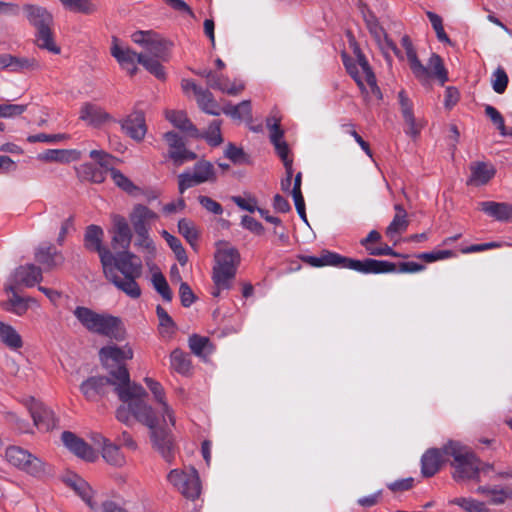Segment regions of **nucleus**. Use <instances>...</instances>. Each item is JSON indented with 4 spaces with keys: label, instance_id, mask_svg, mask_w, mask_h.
Wrapping results in <instances>:
<instances>
[{
    "label": "nucleus",
    "instance_id": "f257e3e1",
    "mask_svg": "<svg viewBox=\"0 0 512 512\" xmlns=\"http://www.w3.org/2000/svg\"><path fill=\"white\" fill-rule=\"evenodd\" d=\"M110 374L115 379V381H111V385L115 386V392L123 402L116 411V418L126 425H130L135 419L149 427L154 447L164 458H168L171 448L170 440L166 433L161 432L164 444L160 443L157 420L152 413L151 406L144 401V397L147 396L145 389L139 384L131 383L129 372L125 366H118Z\"/></svg>",
    "mask_w": 512,
    "mask_h": 512
},
{
    "label": "nucleus",
    "instance_id": "f03ea898",
    "mask_svg": "<svg viewBox=\"0 0 512 512\" xmlns=\"http://www.w3.org/2000/svg\"><path fill=\"white\" fill-rule=\"evenodd\" d=\"M108 262L109 267L103 270L105 277L127 296L140 297L141 289L136 279L141 276L142 263L138 257L126 249L116 255L112 253Z\"/></svg>",
    "mask_w": 512,
    "mask_h": 512
},
{
    "label": "nucleus",
    "instance_id": "7ed1b4c3",
    "mask_svg": "<svg viewBox=\"0 0 512 512\" xmlns=\"http://www.w3.org/2000/svg\"><path fill=\"white\" fill-rule=\"evenodd\" d=\"M239 264V251L228 243H218L212 268L214 286L211 294L214 297H219L222 291L232 287Z\"/></svg>",
    "mask_w": 512,
    "mask_h": 512
},
{
    "label": "nucleus",
    "instance_id": "20e7f679",
    "mask_svg": "<svg viewBox=\"0 0 512 512\" xmlns=\"http://www.w3.org/2000/svg\"><path fill=\"white\" fill-rule=\"evenodd\" d=\"M73 315L87 331L93 334L117 341L125 338V330L118 317L107 313H97L84 306H77L73 311Z\"/></svg>",
    "mask_w": 512,
    "mask_h": 512
},
{
    "label": "nucleus",
    "instance_id": "39448f33",
    "mask_svg": "<svg viewBox=\"0 0 512 512\" xmlns=\"http://www.w3.org/2000/svg\"><path fill=\"white\" fill-rule=\"evenodd\" d=\"M443 452L453 458L451 466L454 468L452 474L454 480L479 481L480 459L471 448L458 441L450 440L443 446Z\"/></svg>",
    "mask_w": 512,
    "mask_h": 512
},
{
    "label": "nucleus",
    "instance_id": "423d86ee",
    "mask_svg": "<svg viewBox=\"0 0 512 512\" xmlns=\"http://www.w3.org/2000/svg\"><path fill=\"white\" fill-rule=\"evenodd\" d=\"M26 18L36 28V44L39 48L45 49L53 54L60 53V47L54 41L52 32L53 17L46 8L26 4L23 7Z\"/></svg>",
    "mask_w": 512,
    "mask_h": 512
},
{
    "label": "nucleus",
    "instance_id": "0eeeda50",
    "mask_svg": "<svg viewBox=\"0 0 512 512\" xmlns=\"http://www.w3.org/2000/svg\"><path fill=\"white\" fill-rule=\"evenodd\" d=\"M354 52L356 59H351L346 54H343V63L347 72L355 80L362 92L370 93L377 99H381L382 93L377 86L376 77L365 55L358 48Z\"/></svg>",
    "mask_w": 512,
    "mask_h": 512
},
{
    "label": "nucleus",
    "instance_id": "6e6552de",
    "mask_svg": "<svg viewBox=\"0 0 512 512\" xmlns=\"http://www.w3.org/2000/svg\"><path fill=\"white\" fill-rule=\"evenodd\" d=\"M144 382L147 385V387L149 388V390L152 392V394L154 395V398L159 405L158 411H159V413H161V420L155 415V413L153 411H152V413L157 420V430H158L159 434H161V432L166 433L167 437L170 440V445H171L170 455L168 458H165L166 461L170 462L173 458V443H172L171 435L169 433V426L173 427L175 425L174 411L164 400V390H163L162 385L158 381H156L152 378L146 377L144 379ZM160 438H162V435H160ZM160 443L164 444V441L162 439H160Z\"/></svg>",
    "mask_w": 512,
    "mask_h": 512
},
{
    "label": "nucleus",
    "instance_id": "1a4fd4ad",
    "mask_svg": "<svg viewBox=\"0 0 512 512\" xmlns=\"http://www.w3.org/2000/svg\"><path fill=\"white\" fill-rule=\"evenodd\" d=\"M65 483L71 487L75 493L87 504L93 511L99 512H128L120 504L112 500L104 501L98 509L97 503L94 501V490L92 487L78 475H69L65 478Z\"/></svg>",
    "mask_w": 512,
    "mask_h": 512
},
{
    "label": "nucleus",
    "instance_id": "9d476101",
    "mask_svg": "<svg viewBox=\"0 0 512 512\" xmlns=\"http://www.w3.org/2000/svg\"><path fill=\"white\" fill-rule=\"evenodd\" d=\"M5 457L11 465L33 476H41L46 472V465L42 460L19 446L8 447Z\"/></svg>",
    "mask_w": 512,
    "mask_h": 512
},
{
    "label": "nucleus",
    "instance_id": "9b49d317",
    "mask_svg": "<svg viewBox=\"0 0 512 512\" xmlns=\"http://www.w3.org/2000/svg\"><path fill=\"white\" fill-rule=\"evenodd\" d=\"M217 179L213 164L206 160L198 161L193 171H186L178 176V189L183 194L187 189L206 182H215Z\"/></svg>",
    "mask_w": 512,
    "mask_h": 512
},
{
    "label": "nucleus",
    "instance_id": "f8f14e48",
    "mask_svg": "<svg viewBox=\"0 0 512 512\" xmlns=\"http://www.w3.org/2000/svg\"><path fill=\"white\" fill-rule=\"evenodd\" d=\"M168 481L186 498L195 499L201 493V484L196 469L186 471L173 469L167 476Z\"/></svg>",
    "mask_w": 512,
    "mask_h": 512
},
{
    "label": "nucleus",
    "instance_id": "ddd939ff",
    "mask_svg": "<svg viewBox=\"0 0 512 512\" xmlns=\"http://www.w3.org/2000/svg\"><path fill=\"white\" fill-rule=\"evenodd\" d=\"M132 41L143 46L144 54L162 61L168 60L169 43L152 31H136L131 36Z\"/></svg>",
    "mask_w": 512,
    "mask_h": 512
},
{
    "label": "nucleus",
    "instance_id": "4468645a",
    "mask_svg": "<svg viewBox=\"0 0 512 512\" xmlns=\"http://www.w3.org/2000/svg\"><path fill=\"white\" fill-rule=\"evenodd\" d=\"M341 267L364 274L391 273L396 270V264L386 260H376L372 258L355 260L344 257Z\"/></svg>",
    "mask_w": 512,
    "mask_h": 512
},
{
    "label": "nucleus",
    "instance_id": "2eb2a0df",
    "mask_svg": "<svg viewBox=\"0 0 512 512\" xmlns=\"http://www.w3.org/2000/svg\"><path fill=\"white\" fill-rule=\"evenodd\" d=\"M104 232L101 227L97 225H90L87 227L84 235V245L90 251H95L99 254L100 262L103 270L109 267L110 259H112V252L102 246Z\"/></svg>",
    "mask_w": 512,
    "mask_h": 512
},
{
    "label": "nucleus",
    "instance_id": "dca6fc26",
    "mask_svg": "<svg viewBox=\"0 0 512 512\" xmlns=\"http://www.w3.org/2000/svg\"><path fill=\"white\" fill-rule=\"evenodd\" d=\"M24 405L28 409L34 425L44 431H49L55 427V417L53 412L45 407L41 402L30 397L24 400Z\"/></svg>",
    "mask_w": 512,
    "mask_h": 512
},
{
    "label": "nucleus",
    "instance_id": "f3484780",
    "mask_svg": "<svg viewBox=\"0 0 512 512\" xmlns=\"http://www.w3.org/2000/svg\"><path fill=\"white\" fill-rule=\"evenodd\" d=\"M267 126L270 130V141L274 145L277 155L282 160L285 170L290 173L293 160L289 157V147L286 141L283 140L284 132L280 128L279 121L272 117L267 119Z\"/></svg>",
    "mask_w": 512,
    "mask_h": 512
},
{
    "label": "nucleus",
    "instance_id": "a211bd4d",
    "mask_svg": "<svg viewBox=\"0 0 512 512\" xmlns=\"http://www.w3.org/2000/svg\"><path fill=\"white\" fill-rule=\"evenodd\" d=\"M43 279L42 269L34 264L19 266L11 275L8 284H13L14 288L19 285L33 287Z\"/></svg>",
    "mask_w": 512,
    "mask_h": 512
},
{
    "label": "nucleus",
    "instance_id": "6ab92c4d",
    "mask_svg": "<svg viewBox=\"0 0 512 512\" xmlns=\"http://www.w3.org/2000/svg\"><path fill=\"white\" fill-rule=\"evenodd\" d=\"M475 492L487 499L490 505H503L507 501H512V487L501 485H480Z\"/></svg>",
    "mask_w": 512,
    "mask_h": 512
},
{
    "label": "nucleus",
    "instance_id": "aec40b11",
    "mask_svg": "<svg viewBox=\"0 0 512 512\" xmlns=\"http://www.w3.org/2000/svg\"><path fill=\"white\" fill-rule=\"evenodd\" d=\"M401 44L406 51L407 60L413 75L423 84L429 83V70L418 59L416 51L409 36L405 35L401 39Z\"/></svg>",
    "mask_w": 512,
    "mask_h": 512
},
{
    "label": "nucleus",
    "instance_id": "412c9836",
    "mask_svg": "<svg viewBox=\"0 0 512 512\" xmlns=\"http://www.w3.org/2000/svg\"><path fill=\"white\" fill-rule=\"evenodd\" d=\"M111 380L103 376H93L85 380L80 390L88 401H97L107 394Z\"/></svg>",
    "mask_w": 512,
    "mask_h": 512
},
{
    "label": "nucleus",
    "instance_id": "4be33fe9",
    "mask_svg": "<svg viewBox=\"0 0 512 512\" xmlns=\"http://www.w3.org/2000/svg\"><path fill=\"white\" fill-rule=\"evenodd\" d=\"M34 257L45 270H51L64 262L62 253L50 243L40 244L35 249Z\"/></svg>",
    "mask_w": 512,
    "mask_h": 512
},
{
    "label": "nucleus",
    "instance_id": "5701e85b",
    "mask_svg": "<svg viewBox=\"0 0 512 512\" xmlns=\"http://www.w3.org/2000/svg\"><path fill=\"white\" fill-rule=\"evenodd\" d=\"M61 439L65 447L77 457L86 461H93L95 459L96 456L93 449L74 433L65 431L62 433Z\"/></svg>",
    "mask_w": 512,
    "mask_h": 512
},
{
    "label": "nucleus",
    "instance_id": "b1692460",
    "mask_svg": "<svg viewBox=\"0 0 512 512\" xmlns=\"http://www.w3.org/2000/svg\"><path fill=\"white\" fill-rule=\"evenodd\" d=\"M113 221V236L112 245L116 248H122L126 250L129 248L132 239V232L128 225V222L123 216L114 215Z\"/></svg>",
    "mask_w": 512,
    "mask_h": 512
},
{
    "label": "nucleus",
    "instance_id": "393cba45",
    "mask_svg": "<svg viewBox=\"0 0 512 512\" xmlns=\"http://www.w3.org/2000/svg\"><path fill=\"white\" fill-rule=\"evenodd\" d=\"M470 177L467 180L468 185L482 186L487 184L496 173L495 167L488 162H473L470 165Z\"/></svg>",
    "mask_w": 512,
    "mask_h": 512
},
{
    "label": "nucleus",
    "instance_id": "a878e982",
    "mask_svg": "<svg viewBox=\"0 0 512 512\" xmlns=\"http://www.w3.org/2000/svg\"><path fill=\"white\" fill-rule=\"evenodd\" d=\"M446 457H448L443 452V447L441 449L438 448H432L427 450L422 458H421V472L425 477H431L435 475L442 463L446 460Z\"/></svg>",
    "mask_w": 512,
    "mask_h": 512
},
{
    "label": "nucleus",
    "instance_id": "bb28decb",
    "mask_svg": "<svg viewBox=\"0 0 512 512\" xmlns=\"http://www.w3.org/2000/svg\"><path fill=\"white\" fill-rule=\"evenodd\" d=\"M122 129L132 139L141 141L146 134L147 128L143 112L134 111L123 122Z\"/></svg>",
    "mask_w": 512,
    "mask_h": 512
},
{
    "label": "nucleus",
    "instance_id": "cd10ccee",
    "mask_svg": "<svg viewBox=\"0 0 512 512\" xmlns=\"http://www.w3.org/2000/svg\"><path fill=\"white\" fill-rule=\"evenodd\" d=\"M111 54L130 75H134L137 72L136 62H138V53L128 47L118 45L114 40Z\"/></svg>",
    "mask_w": 512,
    "mask_h": 512
},
{
    "label": "nucleus",
    "instance_id": "c85d7f7f",
    "mask_svg": "<svg viewBox=\"0 0 512 512\" xmlns=\"http://www.w3.org/2000/svg\"><path fill=\"white\" fill-rule=\"evenodd\" d=\"M398 102L402 117L407 125L406 133L413 137L417 136L420 129L414 117L413 103L404 90L398 93Z\"/></svg>",
    "mask_w": 512,
    "mask_h": 512
},
{
    "label": "nucleus",
    "instance_id": "c756f323",
    "mask_svg": "<svg viewBox=\"0 0 512 512\" xmlns=\"http://www.w3.org/2000/svg\"><path fill=\"white\" fill-rule=\"evenodd\" d=\"M479 209L498 221H505L512 218V205L507 203L483 201L479 203Z\"/></svg>",
    "mask_w": 512,
    "mask_h": 512
},
{
    "label": "nucleus",
    "instance_id": "7c9ffc66",
    "mask_svg": "<svg viewBox=\"0 0 512 512\" xmlns=\"http://www.w3.org/2000/svg\"><path fill=\"white\" fill-rule=\"evenodd\" d=\"M80 119L93 127H99L111 119L110 115L102 108L86 103L80 111Z\"/></svg>",
    "mask_w": 512,
    "mask_h": 512
},
{
    "label": "nucleus",
    "instance_id": "2f4dec72",
    "mask_svg": "<svg viewBox=\"0 0 512 512\" xmlns=\"http://www.w3.org/2000/svg\"><path fill=\"white\" fill-rule=\"evenodd\" d=\"M99 356L101 361L105 364L107 363L108 360L120 363L124 360L132 359L133 350L128 345H125L123 347H118L116 345H108L100 349Z\"/></svg>",
    "mask_w": 512,
    "mask_h": 512
},
{
    "label": "nucleus",
    "instance_id": "473e14b6",
    "mask_svg": "<svg viewBox=\"0 0 512 512\" xmlns=\"http://www.w3.org/2000/svg\"><path fill=\"white\" fill-rule=\"evenodd\" d=\"M38 158L46 162L69 163L80 160L81 152L75 149H48L40 154Z\"/></svg>",
    "mask_w": 512,
    "mask_h": 512
},
{
    "label": "nucleus",
    "instance_id": "72a5a7b5",
    "mask_svg": "<svg viewBox=\"0 0 512 512\" xmlns=\"http://www.w3.org/2000/svg\"><path fill=\"white\" fill-rule=\"evenodd\" d=\"M395 215L391 223L386 228V235L393 239L395 236L403 233L408 228L407 212L401 204L394 205Z\"/></svg>",
    "mask_w": 512,
    "mask_h": 512
},
{
    "label": "nucleus",
    "instance_id": "f704fd0d",
    "mask_svg": "<svg viewBox=\"0 0 512 512\" xmlns=\"http://www.w3.org/2000/svg\"><path fill=\"white\" fill-rule=\"evenodd\" d=\"M212 89L220 90L223 93L229 95H237L244 89V85L240 82L230 81L227 77L216 72L213 73V77L208 83Z\"/></svg>",
    "mask_w": 512,
    "mask_h": 512
},
{
    "label": "nucleus",
    "instance_id": "c9c22d12",
    "mask_svg": "<svg viewBox=\"0 0 512 512\" xmlns=\"http://www.w3.org/2000/svg\"><path fill=\"white\" fill-rule=\"evenodd\" d=\"M97 441L102 444V456L107 463L114 466H122L125 464V457L117 445L101 435H98Z\"/></svg>",
    "mask_w": 512,
    "mask_h": 512
},
{
    "label": "nucleus",
    "instance_id": "e433bc0d",
    "mask_svg": "<svg viewBox=\"0 0 512 512\" xmlns=\"http://www.w3.org/2000/svg\"><path fill=\"white\" fill-rule=\"evenodd\" d=\"M0 340L11 350H18L23 346L21 335L14 327L3 322L0 325Z\"/></svg>",
    "mask_w": 512,
    "mask_h": 512
},
{
    "label": "nucleus",
    "instance_id": "4c0bfd02",
    "mask_svg": "<svg viewBox=\"0 0 512 512\" xmlns=\"http://www.w3.org/2000/svg\"><path fill=\"white\" fill-rule=\"evenodd\" d=\"M157 214L148 207L138 204L130 214V221L133 227H148V224L157 219Z\"/></svg>",
    "mask_w": 512,
    "mask_h": 512
},
{
    "label": "nucleus",
    "instance_id": "58836bf2",
    "mask_svg": "<svg viewBox=\"0 0 512 512\" xmlns=\"http://www.w3.org/2000/svg\"><path fill=\"white\" fill-rule=\"evenodd\" d=\"M106 172L92 163H84L77 168V174L81 179L93 183H102L106 178Z\"/></svg>",
    "mask_w": 512,
    "mask_h": 512
},
{
    "label": "nucleus",
    "instance_id": "ea45409f",
    "mask_svg": "<svg viewBox=\"0 0 512 512\" xmlns=\"http://www.w3.org/2000/svg\"><path fill=\"white\" fill-rule=\"evenodd\" d=\"M7 292H11L12 296L6 302V310L18 315H24L28 310V300L19 296L15 292L13 284H7L5 287Z\"/></svg>",
    "mask_w": 512,
    "mask_h": 512
},
{
    "label": "nucleus",
    "instance_id": "a19ab883",
    "mask_svg": "<svg viewBox=\"0 0 512 512\" xmlns=\"http://www.w3.org/2000/svg\"><path fill=\"white\" fill-rule=\"evenodd\" d=\"M166 118L178 129L188 132L193 136L198 134V130L183 111H168L166 113Z\"/></svg>",
    "mask_w": 512,
    "mask_h": 512
},
{
    "label": "nucleus",
    "instance_id": "79ce46f5",
    "mask_svg": "<svg viewBox=\"0 0 512 512\" xmlns=\"http://www.w3.org/2000/svg\"><path fill=\"white\" fill-rule=\"evenodd\" d=\"M429 70L431 78H436L441 85H443L446 81H448V73L444 67L443 61L441 57L435 53H433L428 61V66L426 67Z\"/></svg>",
    "mask_w": 512,
    "mask_h": 512
},
{
    "label": "nucleus",
    "instance_id": "37998d69",
    "mask_svg": "<svg viewBox=\"0 0 512 512\" xmlns=\"http://www.w3.org/2000/svg\"><path fill=\"white\" fill-rule=\"evenodd\" d=\"M170 362L171 368L182 375L188 374L191 370V361L189 356L180 349L172 351L170 355Z\"/></svg>",
    "mask_w": 512,
    "mask_h": 512
},
{
    "label": "nucleus",
    "instance_id": "c03bdc74",
    "mask_svg": "<svg viewBox=\"0 0 512 512\" xmlns=\"http://www.w3.org/2000/svg\"><path fill=\"white\" fill-rule=\"evenodd\" d=\"M466 512H490L485 502L470 497H458L451 501Z\"/></svg>",
    "mask_w": 512,
    "mask_h": 512
},
{
    "label": "nucleus",
    "instance_id": "a18cd8bd",
    "mask_svg": "<svg viewBox=\"0 0 512 512\" xmlns=\"http://www.w3.org/2000/svg\"><path fill=\"white\" fill-rule=\"evenodd\" d=\"M178 232L185 238V240L194 247L198 241L199 232L193 221L183 218L178 222Z\"/></svg>",
    "mask_w": 512,
    "mask_h": 512
},
{
    "label": "nucleus",
    "instance_id": "49530a36",
    "mask_svg": "<svg viewBox=\"0 0 512 512\" xmlns=\"http://www.w3.org/2000/svg\"><path fill=\"white\" fill-rule=\"evenodd\" d=\"M196 97L198 105L205 113L211 115L220 114V107L215 101L211 92L202 89V91Z\"/></svg>",
    "mask_w": 512,
    "mask_h": 512
},
{
    "label": "nucleus",
    "instance_id": "de8ad7c7",
    "mask_svg": "<svg viewBox=\"0 0 512 512\" xmlns=\"http://www.w3.org/2000/svg\"><path fill=\"white\" fill-rule=\"evenodd\" d=\"M191 351L200 357H206L212 352V344L207 337L193 335L189 338Z\"/></svg>",
    "mask_w": 512,
    "mask_h": 512
},
{
    "label": "nucleus",
    "instance_id": "09e8293b",
    "mask_svg": "<svg viewBox=\"0 0 512 512\" xmlns=\"http://www.w3.org/2000/svg\"><path fill=\"white\" fill-rule=\"evenodd\" d=\"M160 61L162 60L152 58L147 54H139L138 56V63L142 64L156 78L164 79L166 74Z\"/></svg>",
    "mask_w": 512,
    "mask_h": 512
},
{
    "label": "nucleus",
    "instance_id": "8fccbe9b",
    "mask_svg": "<svg viewBox=\"0 0 512 512\" xmlns=\"http://www.w3.org/2000/svg\"><path fill=\"white\" fill-rule=\"evenodd\" d=\"M161 234L163 238L166 240L169 247L174 252L178 262L182 266L185 265L188 261V257L181 241L177 237L168 233L166 230H163Z\"/></svg>",
    "mask_w": 512,
    "mask_h": 512
},
{
    "label": "nucleus",
    "instance_id": "3c124183",
    "mask_svg": "<svg viewBox=\"0 0 512 512\" xmlns=\"http://www.w3.org/2000/svg\"><path fill=\"white\" fill-rule=\"evenodd\" d=\"M133 229L136 234L134 245L147 251L149 254H154L155 246L153 240L149 236L148 227H133Z\"/></svg>",
    "mask_w": 512,
    "mask_h": 512
},
{
    "label": "nucleus",
    "instance_id": "603ef678",
    "mask_svg": "<svg viewBox=\"0 0 512 512\" xmlns=\"http://www.w3.org/2000/svg\"><path fill=\"white\" fill-rule=\"evenodd\" d=\"M223 112L233 119L243 120L251 118V104L250 101L244 100L238 105H231L224 108Z\"/></svg>",
    "mask_w": 512,
    "mask_h": 512
},
{
    "label": "nucleus",
    "instance_id": "864d4df0",
    "mask_svg": "<svg viewBox=\"0 0 512 512\" xmlns=\"http://www.w3.org/2000/svg\"><path fill=\"white\" fill-rule=\"evenodd\" d=\"M152 284L154 289L161 295V297L170 302L172 300L173 294L172 291L161 272H155L152 275Z\"/></svg>",
    "mask_w": 512,
    "mask_h": 512
},
{
    "label": "nucleus",
    "instance_id": "5fc2aeb1",
    "mask_svg": "<svg viewBox=\"0 0 512 512\" xmlns=\"http://www.w3.org/2000/svg\"><path fill=\"white\" fill-rule=\"evenodd\" d=\"M61 4L72 12L91 14L95 6L89 0H60Z\"/></svg>",
    "mask_w": 512,
    "mask_h": 512
},
{
    "label": "nucleus",
    "instance_id": "6e6d98bb",
    "mask_svg": "<svg viewBox=\"0 0 512 512\" xmlns=\"http://www.w3.org/2000/svg\"><path fill=\"white\" fill-rule=\"evenodd\" d=\"M426 15L429 21L431 22V25L436 33L437 39L440 42L451 44V40L449 39L448 35L444 30L442 18L432 11H427Z\"/></svg>",
    "mask_w": 512,
    "mask_h": 512
},
{
    "label": "nucleus",
    "instance_id": "4d7b16f0",
    "mask_svg": "<svg viewBox=\"0 0 512 512\" xmlns=\"http://www.w3.org/2000/svg\"><path fill=\"white\" fill-rule=\"evenodd\" d=\"M375 42L388 62H391L392 60L390 52H393L397 57H402L400 50L397 48L396 44L388 37L387 33L383 35V38H380V41L375 40Z\"/></svg>",
    "mask_w": 512,
    "mask_h": 512
},
{
    "label": "nucleus",
    "instance_id": "13d9d810",
    "mask_svg": "<svg viewBox=\"0 0 512 512\" xmlns=\"http://www.w3.org/2000/svg\"><path fill=\"white\" fill-rule=\"evenodd\" d=\"M169 157L174 161L175 165L180 166L187 161L196 159V154L185 148L184 143L173 150H169Z\"/></svg>",
    "mask_w": 512,
    "mask_h": 512
},
{
    "label": "nucleus",
    "instance_id": "bf43d9fd",
    "mask_svg": "<svg viewBox=\"0 0 512 512\" xmlns=\"http://www.w3.org/2000/svg\"><path fill=\"white\" fill-rule=\"evenodd\" d=\"M37 68H39V63L36 59L13 56L11 66L12 72H24L27 70H34Z\"/></svg>",
    "mask_w": 512,
    "mask_h": 512
},
{
    "label": "nucleus",
    "instance_id": "052dcab7",
    "mask_svg": "<svg viewBox=\"0 0 512 512\" xmlns=\"http://www.w3.org/2000/svg\"><path fill=\"white\" fill-rule=\"evenodd\" d=\"M220 127L221 122L219 120H214L210 123L205 132V139L212 146H217L223 141Z\"/></svg>",
    "mask_w": 512,
    "mask_h": 512
},
{
    "label": "nucleus",
    "instance_id": "680f3d73",
    "mask_svg": "<svg viewBox=\"0 0 512 512\" xmlns=\"http://www.w3.org/2000/svg\"><path fill=\"white\" fill-rule=\"evenodd\" d=\"M507 84L508 76L505 70L501 67H498L492 75L493 90L498 94H502L506 90Z\"/></svg>",
    "mask_w": 512,
    "mask_h": 512
},
{
    "label": "nucleus",
    "instance_id": "e2e57ef3",
    "mask_svg": "<svg viewBox=\"0 0 512 512\" xmlns=\"http://www.w3.org/2000/svg\"><path fill=\"white\" fill-rule=\"evenodd\" d=\"M110 174L114 183L122 190L131 193L136 189L132 181L129 178H127L124 174H122L119 170L111 168Z\"/></svg>",
    "mask_w": 512,
    "mask_h": 512
},
{
    "label": "nucleus",
    "instance_id": "0e129e2a",
    "mask_svg": "<svg viewBox=\"0 0 512 512\" xmlns=\"http://www.w3.org/2000/svg\"><path fill=\"white\" fill-rule=\"evenodd\" d=\"M485 114L490 118V120L496 125L502 136L507 135L504 118L501 113L493 106L486 105L485 106Z\"/></svg>",
    "mask_w": 512,
    "mask_h": 512
},
{
    "label": "nucleus",
    "instance_id": "69168bd1",
    "mask_svg": "<svg viewBox=\"0 0 512 512\" xmlns=\"http://www.w3.org/2000/svg\"><path fill=\"white\" fill-rule=\"evenodd\" d=\"M27 109V105L22 104H0V117L12 118L21 115Z\"/></svg>",
    "mask_w": 512,
    "mask_h": 512
},
{
    "label": "nucleus",
    "instance_id": "338daca9",
    "mask_svg": "<svg viewBox=\"0 0 512 512\" xmlns=\"http://www.w3.org/2000/svg\"><path fill=\"white\" fill-rule=\"evenodd\" d=\"M454 254L451 250H438V251H432V252H423L416 257L418 259L424 260L428 263L435 262L438 260H444L452 257Z\"/></svg>",
    "mask_w": 512,
    "mask_h": 512
},
{
    "label": "nucleus",
    "instance_id": "774afa93",
    "mask_svg": "<svg viewBox=\"0 0 512 512\" xmlns=\"http://www.w3.org/2000/svg\"><path fill=\"white\" fill-rule=\"evenodd\" d=\"M89 155L98 163L99 167H101L105 171H110V169L112 168V156L106 153L105 151L92 150Z\"/></svg>",
    "mask_w": 512,
    "mask_h": 512
}]
</instances>
